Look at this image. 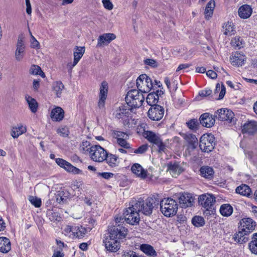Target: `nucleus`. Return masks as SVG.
Returning <instances> with one entry per match:
<instances>
[{
  "label": "nucleus",
  "instance_id": "48",
  "mask_svg": "<svg viewBox=\"0 0 257 257\" xmlns=\"http://www.w3.org/2000/svg\"><path fill=\"white\" fill-rule=\"evenodd\" d=\"M148 150V145L147 144H144L141 146L139 148L134 150L132 149L131 153H135L136 154H143L145 153Z\"/></svg>",
  "mask_w": 257,
  "mask_h": 257
},
{
  "label": "nucleus",
  "instance_id": "14",
  "mask_svg": "<svg viewBox=\"0 0 257 257\" xmlns=\"http://www.w3.org/2000/svg\"><path fill=\"white\" fill-rule=\"evenodd\" d=\"M132 172L142 179L149 178L152 179L153 175L145 170L143 167L138 163L133 164L131 167Z\"/></svg>",
  "mask_w": 257,
  "mask_h": 257
},
{
  "label": "nucleus",
  "instance_id": "4",
  "mask_svg": "<svg viewBox=\"0 0 257 257\" xmlns=\"http://www.w3.org/2000/svg\"><path fill=\"white\" fill-rule=\"evenodd\" d=\"M160 203L158 197L153 196L147 198L145 200L140 198L138 200H134V206L146 215L152 213L154 207H157Z\"/></svg>",
  "mask_w": 257,
  "mask_h": 257
},
{
  "label": "nucleus",
  "instance_id": "35",
  "mask_svg": "<svg viewBox=\"0 0 257 257\" xmlns=\"http://www.w3.org/2000/svg\"><path fill=\"white\" fill-rule=\"evenodd\" d=\"M52 89L57 97H60L63 90L64 89V85L60 81L54 82L52 84Z\"/></svg>",
  "mask_w": 257,
  "mask_h": 257
},
{
  "label": "nucleus",
  "instance_id": "41",
  "mask_svg": "<svg viewBox=\"0 0 257 257\" xmlns=\"http://www.w3.org/2000/svg\"><path fill=\"white\" fill-rule=\"evenodd\" d=\"M158 99L157 95L155 93L151 92L148 95L146 98V101L149 105L152 107L155 105H157V103L158 102Z\"/></svg>",
  "mask_w": 257,
  "mask_h": 257
},
{
  "label": "nucleus",
  "instance_id": "59",
  "mask_svg": "<svg viewBox=\"0 0 257 257\" xmlns=\"http://www.w3.org/2000/svg\"><path fill=\"white\" fill-rule=\"evenodd\" d=\"M56 163L61 168H64L68 162L61 158H57Z\"/></svg>",
  "mask_w": 257,
  "mask_h": 257
},
{
  "label": "nucleus",
  "instance_id": "5",
  "mask_svg": "<svg viewBox=\"0 0 257 257\" xmlns=\"http://www.w3.org/2000/svg\"><path fill=\"white\" fill-rule=\"evenodd\" d=\"M144 100L145 97L143 93L137 89L130 90L125 97L126 104L132 109L141 106Z\"/></svg>",
  "mask_w": 257,
  "mask_h": 257
},
{
  "label": "nucleus",
  "instance_id": "25",
  "mask_svg": "<svg viewBox=\"0 0 257 257\" xmlns=\"http://www.w3.org/2000/svg\"><path fill=\"white\" fill-rule=\"evenodd\" d=\"M144 136L148 140L150 143L156 145L160 143L161 140L160 136L158 134H156L152 131H144Z\"/></svg>",
  "mask_w": 257,
  "mask_h": 257
},
{
  "label": "nucleus",
  "instance_id": "19",
  "mask_svg": "<svg viewBox=\"0 0 257 257\" xmlns=\"http://www.w3.org/2000/svg\"><path fill=\"white\" fill-rule=\"evenodd\" d=\"M108 91L107 83L103 81L100 88L99 100L98 106L100 108L103 107L104 105L105 100L106 98Z\"/></svg>",
  "mask_w": 257,
  "mask_h": 257
},
{
  "label": "nucleus",
  "instance_id": "56",
  "mask_svg": "<svg viewBox=\"0 0 257 257\" xmlns=\"http://www.w3.org/2000/svg\"><path fill=\"white\" fill-rule=\"evenodd\" d=\"M58 193L60 194L61 197L64 198V199L65 202L67 201V200L70 197V194L66 190H63L61 191H59Z\"/></svg>",
  "mask_w": 257,
  "mask_h": 257
},
{
  "label": "nucleus",
  "instance_id": "23",
  "mask_svg": "<svg viewBox=\"0 0 257 257\" xmlns=\"http://www.w3.org/2000/svg\"><path fill=\"white\" fill-rule=\"evenodd\" d=\"M51 117L53 120L60 121L64 116V111L60 107H56L51 110Z\"/></svg>",
  "mask_w": 257,
  "mask_h": 257
},
{
  "label": "nucleus",
  "instance_id": "42",
  "mask_svg": "<svg viewBox=\"0 0 257 257\" xmlns=\"http://www.w3.org/2000/svg\"><path fill=\"white\" fill-rule=\"evenodd\" d=\"M252 240L249 243V248L251 252L257 254V232L252 235Z\"/></svg>",
  "mask_w": 257,
  "mask_h": 257
},
{
  "label": "nucleus",
  "instance_id": "7",
  "mask_svg": "<svg viewBox=\"0 0 257 257\" xmlns=\"http://www.w3.org/2000/svg\"><path fill=\"white\" fill-rule=\"evenodd\" d=\"M136 85L138 90L142 93L149 92L153 87L152 80L146 74L139 76L136 80Z\"/></svg>",
  "mask_w": 257,
  "mask_h": 257
},
{
  "label": "nucleus",
  "instance_id": "22",
  "mask_svg": "<svg viewBox=\"0 0 257 257\" xmlns=\"http://www.w3.org/2000/svg\"><path fill=\"white\" fill-rule=\"evenodd\" d=\"M256 132H257V122L255 121H248L244 123L242 127V133L243 134H253Z\"/></svg>",
  "mask_w": 257,
  "mask_h": 257
},
{
  "label": "nucleus",
  "instance_id": "3",
  "mask_svg": "<svg viewBox=\"0 0 257 257\" xmlns=\"http://www.w3.org/2000/svg\"><path fill=\"white\" fill-rule=\"evenodd\" d=\"M115 225L120 224L125 221L131 225H135L140 221L139 210L134 206V200L130 203L129 206L127 207L123 213L122 216L117 217L115 218Z\"/></svg>",
  "mask_w": 257,
  "mask_h": 257
},
{
  "label": "nucleus",
  "instance_id": "55",
  "mask_svg": "<svg viewBox=\"0 0 257 257\" xmlns=\"http://www.w3.org/2000/svg\"><path fill=\"white\" fill-rule=\"evenodd\" d=\"M144 63L152 67H157L158 66L157 62L156 60L152 59H146L144 60Z\"/></svg>",
  "mask_w": 257,
  "mask_h": 257
},
{
  "label": "nucleus",
  "instance_id": "46",
  "mask_svg": "<svg viewBox=\"0 0 257 257\" xmlns=\"http://www.w3.org/2000/svg\"><path fill=\"white\" fill-rule=\"evenodd\" d=\"M67 172L72 173L74 174H79L80 173L81 171L77 168L73 166L70 163L68 162V163L66 165L64 168Z\"/></svg>",
  "mask_w": 257,
  "mask_h": 257
},
{
  "label": "nucleus",
  "instance_id": "57",
  "mask_svg": "<svg viewBox=\"0 0 257 257\" xmlns=\"http://www.w3.org/2000/svg\"><path fill=\"white\" fill-rule=\"evenodd\" d=\"M102 2L105 9L108 10H111L113 9V5L110 0H102Z\"/></svg>",
  "mask_w": 257,
  "mask_h": 257
},
{
  "label": "nucleus",
  "instance_id": "38",
  "mask_svg": "<svg viewBox=\"0 0 257 257\" xmlns=\"http://www.w3.org/2000/svg\"><path fill=\"white\" fill-rule=\"evenodd\" d=\"M236 193L243 196H248L251 193V189L248 186L242 184L237 187L235 190Z\"/></svg>",
  "mask_w": 257,
  "mask_h": 257
},
{
  "label": "nucleus",
  "instance_id": "58",
  "mask_svg": "<svg viewBox=\"0 0 257 257\" xmlns=\"http://www.w3.org/2000/svg\"><path fill=\"white\" fill-rule=\"evenodd\" d=\"M158 148V151L159 153L165 152L166 150V146L161 140L160 143L156 145Z\"/></svg>",
  "mask_w": 257,
  "mask_h": 257
},
{
  "label": "nucleus",
  "instance_id": "34",
  "mask_svg": "<svg viewBox=\"0 0 257 257\" xmlns=\"http://www.w3.org/2000/svg\"><path fill=\"white\" fill-rule=\"evenodd\" d=\"M189 144V148L192 150L195 149L198 144V139L194 135L189 134L186 135L185 138Z\"/></svg>",
  "mask_w": 257,
  "mask_h": 257
},
{
  "label": "nucleus",
  "instance_id": "49",
  "mask_svg": "<svg viewBox=\"0 0 257 257\" xmlns=\"http://www.w3.org/2000/svg\"><path fill=\"white\" fill-rule=\"evenodd\" d=\"M29 201L36 207H40L41 205V200L36 197L30 196L29 197Z\"/></svg>",
  "mask_w": 257,
  "mask_h": 257
},
{
  "label": "nucleus",
  "instance_id": "20",
  "mask_svg": "<svg viewBox=\"0 0 257 257\" xmlns=\"http://www.w3.org/2000/svg\"><path fill=\"white\" fill-rule=\"evenodd\" d=\"M245 60V55L238 52L233 53L230 58L231 63L233 66H242L244 63Z\"/></svg>",
  "mask_w": 257,
  "mask_h": 257
},
{
  "label": "nucleus",
  "instance_id": "24",
  "mask_svg": "<svg viewBox=\"0 0 257 257\" xmlns=\"http://www.w3.org/2000/svg\"><path fill=\"white\" fill-rule=\"evenodd\" d=\"M115 38L116 36L113 33H106L100 35L98 39L97 47H101L105 42L108 44Z\"/></svg>",
  "mask_w": 257,
  "mask_h": 257
},
{
  "label": "nucleus",
  "instance_id": "45",
  "mask_svg": "<svg viewBox=\"0 0 257 257\" xmlns=\"http://www.w3.org/2000/svg\"><path fill=\"white\" fill-rule=\"evenodd\" d=\"M192 223L195 226L199 227L205 224V220L202 216H195L192 219Z\"/></svg>",
  "mask_w": 257,
  "mask_h": 257
},
{
  "label": "nucleus",
  "instance_id": "17",
  "mask_svg": "<svg viewBox=\"0 0 257 257\" xmlns=\"http://www.w3.org/2000/svg\"><path fill=\"white\" fill-rule=\"evenodd\" d=\"M194 199L189 193H184L179 198V203L182 208H186L193 205Z\"/></svg>",
  "mask_w": 257,
  "mask_h": 257
},
{
  "label": "nucleus",
  "instance_id": "64",
  "mask_svg": "<svg viewBox=\"0 0 257 257\" xmlns=\"http://www.w3.org/2000/svg\"><path fill=\"white\" fill-rule=\"evenodd\" d=\"M64 253L61 252V250L54 251V252L52 257H64Z\"/></svg>",
  "mask_w": 257,
  "mask_h": 257
},
{
  "label": "nucleus",
  "instance_id": "26",
  "mask_svg": "<svg viewBox=\"0 0 257 257\" xmlns=\"http://www.w3.org/2000/svg\"><path fill=\"white\" fill-rule=\"evenodd\" d=\"M168 170L173 177H175L176 175H179L183 171L182 168L178 162L170 163L168 164Z\"/></svg>",
  "mask_w": 257,
  "mask_h": 257
},
{
  "label": "nucleus",
  "instance_id": "16",
  "mask_svg": "<svg viewBox=\"0 0 257 257\" xmlns=\"http://www.w3.org/2000/svg\"><path fill=\"white\" fill-rule=\"evenodd\" d=\"M214 115L206 112L202 114L199 119L200 124L206 127H212L215 123Z\"/></svg>",
  "mask_w": 257,
  "mask_h": 257
},
{
  "label": "nucleus",
  "instance_id": "40",
  "mask_svg": "<svg viewBox=\"0 0 257 257\" xmlns=\"http://www.w3.org/2000/svg\"><path fill=\"white\" fill-rule=\"evenodd\" d=\"M26 99L31 111L34 113L36 112L37 111L38 106L36 100L30 96H26Z\"/></svg>",
  "mask_w": 257,
  "mask_h": 257
},
{
  "label": "nucleus",
  "instance_id": "50",
  "mask_svg": "<svg viewBox=\"0 0 257 257\" xmlns=\"http://www.w3.org/2000/svg\"><path fill=\"white\" fill-rule=\"evenodd\" d=\"M57 133L60 136L65 138L68 136L69 131L67 127H62L57 130Z\"/></svg>",
  "mask_w": 257,
  "mask_h": 257
},
{
  "label": "nucleus",
  "instance_id": "60",
  "mask_svg": "<svg viewBox=\"0 0 257 257\" xmlns=\"http://www.w3.org/2000/svg\"><path fill=\"white\" fill-rule=\"evenodd\" d=\"M98 175L102 177V178L108 179L110 178H111L113 176V174L109 172H103V173H98Z\"/></svg>",
  "mask_w": 257,
  "mask_h": 257
},
{
  "label": "nucleus",
  "instance_id": "33",
  "mask_svg": "<svg viewBox=\"0 0 257 257\" xmlns=\"http://www.w3.org/2000/svg\"><path fill=\"white\" fill-rule=\"evenodd\" d=\"M215 6V3L213 0H211L207 3L204 11L206 20H209L212 17Z\"/></svg>",
  "mask_w": 257,
  "mask_h": 257
},
{
  "label": "nucleus",
  "instance_id": "36",
  "mask_svg": "<svg viewBox=\"0 0 257 257\" xmlns=\"http://www.w3.org/2000/svg\"><path fill=\"white\" fill-rule=\"evenodd\" d=\"M187 127L193 132H196L200 127V122L196 118L189 120L186 122Z\"/></svg>",
  "mask_w": 257,
  "mask_h": 257
},
{
  "label": "nucleus",
  "instance_id": "39",
  "mask_svg": "<svg viewBox=\"0 0 257 257\" xmlns=\"http://www.w3.org/2000/svg\"><path fill=\"white\" fill-rule=\"evenodd\" d=\"M26 131V127H24L22 125H18V126L13 127L11 132V136L14 138H17L20 135L25 133Z\"/></svg>",
  "mask_w": 257,
  "mask_h": 257
},
{
  "label": "nucleus",
  "instance_id": "47",
  "mask_svg": "<svg viewBox=\"0 0 257 257\" xmlns=\"http://www.w3.org/2000/svg\"><path fill=\"white\" fill-rule=\"evenodd\" d=\"M90 143L88 141H83L80 146L81 148V151L83 153L86 154L87 153H89V155L90 154Z\"/></svg>",
  "mask_w": 257,
  "mask_h": 257
},
{
  "label": "nucleus",
  "instance_id": "32",
  "mask_svg": "<svg viewBox=\"0 0 257 257\" xmlns=\"http://www.w3.org/2000/svg\"><path fill=\"white\" fill-rule=\"evenodd\" d=\"M86 232V229L82 226L74 225L72 229V234L78 238H82Z\"/></svg>",
  "mask_w": 257,
  "mask_h": 257
},
{
  "label": "nucleus",
  "instance_id": "43",
  "mask_svg": "<svg viewBox=\"0 0 257 257\" xmlns=\"http://www.w3.org/2000/svg\"><path fill=\"white\" fill-rule=\"evenodd\" d=\"M230 44L234 48L237 49H240L243 47V40L238 36L232 38Z\"/></svg>",
  "mask_w": 257,
  "mask_h": 257
},
{
  "label": "nucleus",
  "instance_id": "6",
  "mask_svg": "<svg viewBox=\"0 0 257 257\" xmlns=\"http://www.w3.org/2000/svg\"><path fill=\"white\" fill-rule=\"evenodd\" d=\"M162 213L167 217L175 215L178 210V205L174 199L170 198H164L160 201L159 204Z\"/></svg>",
  "mask_w": 257,
  "mask_h": 257
},
{
  "label": "nucleus",
  "instance_id": "53",
  "mask_svg": "<svg viewBox=\"0 0 257 257\" xmlns=\"http://www.w3.org/2000/svg\"><path fill=\"white\" fill-rule=\"evenodd\" d=\"M113 137L116 138L117 140L119 138L121 139H123L126 137H127V135L124 132L115 131L113 133Z\"/></svg>",
  "mask_w": 257,
  "mask_h": 257
},
{
  "label": "nucleus",
  "instance_id": "31",
  "mask_svg": "<svg viewBox=\"0 0 257 257\" xmlns=\"http://www.w3.org/2000/svg\"><path fill=\"white\" fill-rule=\"evenodd\" d=\"M140 250L149 256L155 257L157 256V252L153 247L148 244H142L140 245Z\"/></svg>",
  "mask_w": 257,
  "mask_h": 257
},
{
  "label": "nucleus",
  "instance_id": "30",
  "mask_svg": "<svg viewBox=\"0 0 257 257\" xmlns=\"http://www.w3.org/2000/svg\"><path fill=\"white\" fill-rule=\"evenodd\" d=\"M104 161L110 167H115L118 166L119 164L118 157L115 155H113L107 152V156Z\"/></svg>",
  "mask_w": 257,
  "mask_h": 257
},
{
  "label": "nucleus",
  "instance_id": "15",
  "mask_svg": "<svg viewBox=\"0 0 257 257\" xmlns=\"http://www.w3.org/2000/svg\"><path fill=\"white\" fill-rule=\"evenodd\" d=\"M132 109L127 105H122L119 107V109L115 110L114 115L117 119H125L131 117Z\"/></svg>",
  "mask_w": 257,
  "mask_h": 257
},
{
  "label": "nucleus",
  "instance_id": "9",
  "mask_svg": "<svg viewBox=\"0 0 257 257\" xmlns=\"http://www.w3.org/2000/svg\"><path fill=\"white\" fill-rule=\"evenodd\" d=\"M89 156L93 161L102 162L107 156V151L99 145H93L89 148Z\"/></svg>",
  "mask_w": 257,
  "mask_h": 257
},
{
  "label": "nucleus",
  "instance_id": "18",
  "mask_svg": "<svg viewBox=\"0 0 257 257\" xmlns=\"http://www.w3.org/2000/svg\"><path fill=\"white\" fill-rule=\"evenodd\" d=\"M84 52V47H79L78 46H76L75 47L73 52L74 60L73 64L72 65L71 64H68V66L69 67L70 70L78 63V62L79 61L80 59L83 56Z\"/></svg>",
  "mask_w": 257,
  "mask_h": 257
},
{
  "label": "nucleus",
  "instance_id": "21",
  "mask_svg": "<svg viewBox=\"0 0 257 257\" xmlns=\"http://www.w3.org/2000/svg\"><path fill=\"white\" fill-rule=\"evenodd\" d=\"M252 13V9L250 6L245 4L238 9V16L243 19H246L250 17Z\"/></svg>",
  "mask_w": 257,
  "mask_h": 257
},
{
  "label": "nucleus",
  "instance_id": "37",
  "mask_svg": "<svg viewBox=\"0 0 257 257\" xmlns=\"http://www.w3.org/2000/svg\"><path fill=\"white\" fill-rule=\"evenodd\" d=\"M233 212L232 207L229 204H223L220 207V212L223 216H229Z\"/></svg>",
  "mask_w": 257,
  "mask_h": 257
},
{
  "label": "nucleus",
  "instance_id": "63",
  "mask_svg": "<svg viewBox=\"0 0 257 257\" xmlns=\"http://www.w3.org/2000/svg\"><path fill=\"white\" fill-rule=\"evenodd\" d=\"M191 66V64H181L179 65L177 69H176V72H178L181 70H183L186 68H189Z\"/></svg>",
  "mask_w": 257,
  "mask_h": 257
},
{
  "label": "nucleus",
  "instance_id": "54",
  "mask_svg": "<svg viewBox=\"0 0 257 257\" xmlns=\"http://www.w3.org/2000/svg\"><path fill=\"white\" fill-rule=\"evenodd\" d=\"M31 47L32 48L39 49L40 48V44L39 42L36 40V39L32 36V39H31Z\"/></svg>",
  "mask_w": 257,
  "mask_h": 257
},
{
  "label": "nucleus",
  "instance_id": "29",
  "mask_svg": "<svg viewBox=\"0 0 257 257\" xmlns=\"http://www.w3.org/2000/svg\"><path fill=\"white\" fill-rule=\"evenodd\" d=\"M200 172L202 177L210 180L213 178L214 173L213 169L209 166L201 167Z\"/></svg>",
  "mask_w": 257,
  "mask_h": 257
},
{
  "label": "nucleus",
  "instance_id": "28",
  "mask_svg": "<svg viewBox=\"0 0 257 257\" xmlns=\"http://www.w3.org/2000/svg\"><path fill=\"white\" fill-rule=\"evenodd\" d=\"M11 249V244L10 240L5 237H0V251L7 253Z\"/></svg>",
  "mask_w": 257,
  "mask_h": 257
},
{
  "label": "nucleus",
  "instance_id": "62",
  "mask_svg": "<svg viewBox=\"0 0 257 257\" xmlns=\"http://www.w3.org/2000/svg\"><path fill=\"white\" fill-rule=\"evenodd\" d=\"M212 93V90L210 89L203 90L199 92V94L200 96H207L210 95Z\"/></svg>",
  "mask_w": 257,
  "mask_h": 257
},
{
  "label": "nucleus",
  "instance_id": "61",
  "mask_svg": "<svg viewBox=\"0 0 257 257\" xmlns=\"http://www.w3.org/2000/svg\"><path fill=\"white\" fill-rule=\"evenodd\" d=\"M206 75L208 77H210L211 79H215L217 77V73L212 70H209L206 72Z\"/></svg>",
  "mask_w": 257,
  "mask_h": 257
},
{
  "label": "nucleus",
  "instance_id": "1",
  "mask_svg": "<svg viewBox=\"0 0 257 257\" xmlns=\"http://www.w3.org/2000/svg\"><path fill=\"white\" fill-rule=\"evenodd\" d=\"M127 229L119 224L111 227L109 234L103 239L105 248L110 252H116L119 248L120 240L125 237Z\"/></svg>",
  "mask_w": 257,
  "mask_h": 257
},
{
  "label": "nucleus",
  "instance_id": "12",
  "mask_svg": "<svg viewBox=\"0 0 257 257\" xmlns=\"http://www.w3.org/2000/svg\"><path fill=\"white\" fill-rule=\"evenodd\" d=\"M164 112L163 107L159 105H155L149 109L148 116L151 120L158 121L163 118Z\"/></svg>",
  "mask_w": 257,
  "mask_h": 257
},
{
  "label": "nucleus",
  "instance_id": "51",
  "mask_svg": "<svg viewBox=\"0 0 257 257\" xmlns=\"http://www.w3.org/2000/svg\"><path fill=\"white\" fill-rule=\"evenodd\" d=\"M127 137H126L125 138L122 139L120 138H119V139H118L117 141V144L123 148L124 149H130V144L128 143L126 141V139Z\"/></svg>",
  "mask_w": 257,
  "mask_h": 257
},
{
  "label": "nucleus",
  "instance_id": "8",
  "mask_svg": "<svg viewBox=\"0 0 257 257\" xmlns=\"http://www.w3.org/2000/svg\"><path fill=\"white\" fill-rule=\"evenodd\" d=\"M215 138L211 134H204L200 139L199 147L204 152H210L214 148Z\"/></svg>",
  "mask_w": 257,
  "mask_h": 257
},
{
  "label": "nucleus",
  "instance_id": "13",
  "mask_svg": "<svg viewBox=\"0 0 257 257\" xmlns=\"http://www.w3.org/2000/svg\"><path fill=\"white\" fill-rule=\"evenodd\" d=\"M233 112L227 109L221 108L218 109L215 112L214 116L216 118L221 121H229L232 122L234 121Z\"/></svg>",
  "mask_w": 257,
  "mask_h": 257
},
{
  "label": "nucleus",
  "instance_id": "11",
  "mask_svg": "<svg viewBox=\"0 0 257 257\" xmlns=\"http://www.w3.org/2000/svg\"><path fill=\"white\" fill-rule=\"evenodd\" d=\"M215 199L212 195L209 194H203L198 197V203L206 209V211H211L213 209V203Z\"/></svg>",
  "mask_w": 257,
  "mask_h": 257
},
{
  "label": "nucleus",
  "instance_id": "10",
  "mask_svg": "<svg viewBox=\"0 0 257 257\" xmlns=\"http://www.w3.org/2000/svg\"><path fill=\"white\" fill-rule=\"evenodd\" d=\"M26 44L25 37L21 34L18 36L15 51V58L18 61H21L25 55Z\"/></svg>",
  "mask_w": 257,
  "mask_h": 257
},
{
  "label": "nucleus",
  "instance_id": "52",
  "mask_svg": "<svg viewBox=\"0 0 257 257\" xmlns=\"http://www.w3.org/2000/svg\"><path fill=\"white\" fill-rule=\"evenodd\" d=\"M123 257H146L144 255H140L138 254L135 251L133 250H128L127 251H124L123 255Z\"/></svg>",
  "mask_w": 257,
  "mask_h": 257
},
{
  "label": "nucleus",
  "instance_id": "2",
  "mask_svg": "<svg viewBox=\"0 0 257 257\" xmlns=\"http://www.w3.org/2000/svg\"><path fill=\"white\" fill-rule=\"evenodd\" d=\"M239 230L234 235V240L243 243L248 240V235L254 230L256 223L250 218H243L239 222Z\"/></svg>",
  "mask_w": 257,
  "mask_h": 257
},
{
  "label": "nucleus",
  "instance_id": "44",
  "mask_svg": "<svg viewBox=\"0 0 257 257\" xmlns=\"http://www.w3.org/2000/svg\"><path fill=\"white\" fill-rule=\"evenodd\" d=\"M29 73L31 75H40L42 77H45V73L42 71L40 66L37 65H32L30 69Z\"/></svg>",
  "mask_w": 257,
  "mask_h": 257
},
{
  "label": "nucleus",
  "instance_id": "27",
  "mask_svg": "<svg viewBox=\"0 0 257 257\" xmlns=\"http://www.w3.org/2000/svg\"><path fill=\"white\" fill-rule=\"evenodd\" d=\"M222 28L223 34L226 36H230L234 35L236 33L235 26L231 22L225 23Z\"/></svg>",
  "mask_w": 257,
  "mask_h": 257
}]
</instances>
